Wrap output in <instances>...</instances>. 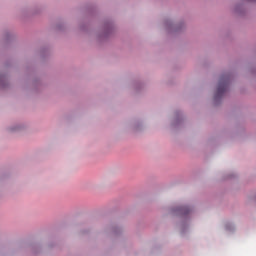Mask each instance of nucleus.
<instances>
[{
    "label": "nucleus",
    "instance_id": "nucleus-10",
    "mask_svg": "<svg viewBox=\"0 0 256 256\" xmlns=\"http://www.w3.org/2000/svg\"><path fill=\"white\" fill-rule=\"evenodd\" d=\"M2 81H5V77L2 78Z\"/></svg>",
    "mask_w": 256,
    "mask_h": 256
},
{
    "label": "nucleus",
    "instance_id": "nucleus-6",
    "mask_svg": "<svg viewBox=\"0 0 256 256\" xmlns=\"http://www.w3.org/2000/svg\"><path fill=\"white\" fill-rule=\"evenodd\" d=\"M225 229H226V231L231 233V232L235 231V225L233 223H231V222H227L225 224Z\"/></svg>",
    "mask_w": 256,
    "mask_h": 256
},
{
    "label": "nucleus",
    "instance_id": "nucleus-5",
    "mask_svg": "<svg viewBox=\"0 0 256 256\" xmlns=\"http://www.w3.org/2000/svg\"><path fill=\"white\" fill-rule=\"evenodd\" d=\"M25 126L21 125V124H14L12 125L9 129L12 133H16L17 131H21L22 129H24Z\"/></svg>",
    "mask_w": 256,
    "mask_h": 256
},
{
    "label": "nucleus",
    "instance_id": "nucleus-3",
    "mask_svg": "<svg viewBox=\"0 0 256 256\" xmlns=\"http://www.w3.org/2000/svg\"><path fill=\"white\" fill-rule=\"evenodd\" d=\"M183 121V114L181 113V111H176L175 112V119L173 122L174 126L180 125V123Z\"/></svg>",
    "mask_w": 256,
    "mask_h": 256
},
{
    "label": "nucleus",
    "instance_id": "nucleus-4",
    "mask_svg": "<svg viewBox=\"0 0 256 256\" xmlns=\"http://www.w3.org/2000/svg\"><path fill=\"white\" fill-rule=\"evenodd\" d=\"M167 29H171L172 31H180L181 27L176 26L175 24H173V22L171 20L166 21L165 23Z\"/></svg>",
    "mask_w": 256,
    "mask_h": 256
},
{
    "label": "nucleus",
    "instance_id": "nucleus-1",
    "mask_svg": "<svg viewBox=\"0 0 256 256\" xmlns=\"http://www.w3.org/2000/svg\"><path fill=\"white\" fill-rule=\"evenodd\" d=\"M193 213V208L191 206H173L170 209V215H174V217H180L182 219L180 223V233L181 235H185L189 230V221H191V215Z\"/></svg>",
    "mask_w": 256,
    "mask_h": 256
},
{
    "label": "nucleus",
    "instance_id": "nucleus-9",
    "mask_svg": "<svg viewBox=\"0 0 256 256\" xmlns=\"http://www.w3.org/2000/svg\"><path fill=\"white\" fill-rule=\"evenodd\" d=\"M0 85H1L2 87H5V84H3V83H0Z\"/></svg>",
    "mask_w": 256,
    "mask_h": 256
},
{
    "label": "nucleus",
    "instance_id": "nucleus-8",
    "mask_svg": "<svg viewBox=\"0 0 256 256\" xmlns=\"http://www.w3.org/2000/svg\"><path fill=\"white\" fill-rule=\"evenodd\" d=\"M132 128L133 131H139L141 129V123H134Z\"/></svg>",
    "mask_w": 256,
    "mask_h": 256
},
{
    "label": "nucleus",
    "instance_id": "nucleus-7",
    "mask_svg": "<svg viewBox=\"0 0 256 256\" xmlns=\"http://www.w3.org/2000/svg\"><path fill=\"white\" fill-rule=\"evenodd\" d=\"M105 29H106V34L111 33L112 29H113V25L111 24H106L105 25Z\"/></svg>",
    "mask_w": 256,
    "mask_h": 256
},
{
    "label": "nucleus",
    "instance_id": "nucleus-2",
    "mask_svg": "<svg viewBox=\"0 0 256 256\" xmlns=\"http://www.w3.org/2000/svg\"><path fill=\"white\" fill-rule=\"evenodd\" d=\"M232 76L230 73H224L220 76L217 90L214 94V103L219 105L225 97V93L229 91V85L231 84Z\"/></svg>",
    "mask_w": 256,
    "mask_h": 256
}]
</instances>
